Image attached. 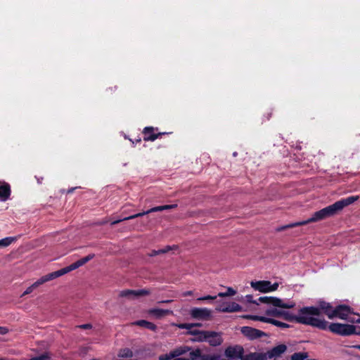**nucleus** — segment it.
<instances>
[{
    "label": "nucleus",
    "instance_id": "7c9ffc66",
    "mask_svg": "<svg viewBox=\"0 0 360 360\" xmlns=\"http://www.w3.org/2000/svg\"><path fill=\"white\" fill-rule=\"evenodd\" d=\"M320 307L324 311V312L326 315H327L328 311H333V309H332V307L330 306V304L329 303H326V302H323L321 303Z\"/></svg>",
    "mask_w": 360,
    "mask_h": 360
},
{
    "label": "nucleus",
    "instance_id": "4be33fe9",
    "mask_svg": "<svg viewBox=\"0 0 360 360\" xmlns=\"http://www.w3.org/2000/svg\"><path fill=\"white\" fill-rule=\"evenodd\" d=\"M117 356L121 359H129L133 356V352L129 348H123L118 352Z\"/></svg>",
    "mask_w": 360,
    "mask_h": 360
},
{
    "label": "nucleus",
    "instance_id": "cd10ccee",
    "mask_svg": "<svg viewBox=\"0 0 360 360\" xmlns=\"http://www.w3.org/2000/svg\"><path fill=\"white\" fill-rule=\"evenodd\" d=\"M246 317L248 319H250L252 320H254V321H259L264 322V323H267L268 318H269V317L263 316H252V315L247 316Z\"/></svg>",
    "mask_w": 360,
    "mask_h": 360
},
{
    "label": "nucleus",
    "instance_id": "f704fd0d",
    "mask_svg": "<svg viewBox=\"0 0 360 360\" xmlns=\"http://www.w3.org/2000/svg\"><path fill=\"white\" fill-rule=\"evenodd\" d=\"M217 298V296H211V295H206L204 297H201L198 298V301H203V300H214Z\"/></svg>",
    "mask_w": 360,
    "mask_h": 360
},
{
    "label": "nucleus",
    "instance_id": "a878e982",
    "mask_svg": "<svg viewBox=\"0 0 360 360\" xmlns=\"http://www.w3.org/2000/svg\"><path fill=\"white\" fill-rule=\"evenodd\" d=\"M307 356V352H297L292 355L291 360H304Z\"/></svg>",
    "mask_w": 360,
    "mask_h": 360
},
{
    "label": "nucleus",
    "instance_id": "3c124183",
    "mask_svg": "<svg viewBox=\"0 0 360 360\" xmlns=\"http://www.w3.org/2000/svg\"><path fill=\"white\" fill-rule=\"evenodd\" d=\"M0 360H6V359H0Z\"/></svg>",
    "mask_w": 360,
    "mask_h": 360
},
{
    "label": "nucleus",
    "instance_id": "20e7f679",
    "mask_svg": "<svg viewBox=\"0 0 360 360\" xmlns=\"http://www.w3.org/2000/svg\"><path fill=\"white\" fill-rule=\"evenodd\" d=\"M352 311L350 307L346 305H339L333 311H328L327 316L330 319L338 317L340 319L347 320L351 323H360V319L352 317Z\"/></svg>",
    "mask_w": 360,
    "mask_h": 360
},
{
    "label": "nucleus",
    "instance_id": "2f4dec72",
    "mask_svg": "<svg viewBox=\"0 0 360 360\" xmlns=\"http://www.w3.org/2000/svg\"><path fill=\"white\" fill-rule=\"evenodd\" d=\"M49 358V356L47 353L42 354L40 356H35L34 358H32L30 360H46Z\"/></svg>",
    "mask_w": 360,
    "mask_h": 360
},
{
    "label": "nucleus",
    "instance_id": "9d476101",
    "mask_svg": "<svg viewBox=\"0 0 360 360\" xmlns=\"http://www.w3.org/2000/svg\"><path fill=\"white\" fill-rule=\"evenodd\" d=\"M244 350L243 347L240 345L228 347L224 352L225 356L230 359H242Z\"/></svg>",
    "mask_w": 360,
    "mask_h": 360
},
{
    "label": "nucleus",
    "instance_id": "c9c22d12",
    "mask_svg": "<svg viewBox=\"0 0 360 360\" xmlns=\"http://www.w3.org/2000/svg\"><path fill=\"white\" fill-rule=\"evenodd\" d=\"M34 289H35L34 287H32V285H31L30 286H29L25 290V292L22 293V295H21V297H23L26 295H28L30 293H31Z\"/></svg>",
    "mask_w": 360,
    "mask_h": 360
},
{
    "label": "nucleus",
    "instance_id": "aec40b11",
    "mask_svg": "<svg viewBox=\"0 0 360 360\" xmlns=\"http://www.w3.org/2000/svg\"><path fill=\"white\" fill-rule=\"evenodd\" d=\"M152 131H153L152 127H146L144 129L143 132L145 134V137H144L145 141H153L155 139H157L159 136H160L162 134H152Z\"/></svg>",
    "mask_w": 360,
    "mask_h": 360
},
{
    "label": "nucleus",
    "instance_id": "a19ab883",
    "mask_svg": "<svg viewBox=\"0 0 360 360\" xmlns=\"http://www.w3.org/2000/svg\"><path fill=\"white\" fill-rule=\"evenodd\" d=\"M172 248H173L171 246H167L165 248L160 249V252L162 254H165V253L169 252V250H171Z\"/></svg>",
    "mask_w": 360,
    "mask_h": 360
},
{
    "label": "nucleus",
    "instance_id": "603ef678",
    "mask_svg": "<svg viewBox=\"0 0 360 360\" xmlns=\"http://www.w3.org/2000/svg\"><path fill=\"white\" fill-rule=\"evenodd\" d=\"M248 360H253V359H248Z\"/></svg>",
    "mask_w": 360,
    "mask_h": 360
},
{
    "label": "nucleus",
    "instance_id": "4c0bfd02",
    "mask_svg": "<svg viewBox=\"0 0 360 360\" xmlns=\"http://www.w3.org/2000/svg\"><path fill=\"white\" fill-rule=\"evenodd\" d=\"M210 360H227V359L221 357L219 355H213V356H210Z\"/></svg>",
    "mask_w": 360,
    "mask_h": 360
},
{
    "label": "nucleus",
    "instance_id": "2eb2a0df",
    "mask_svg": "<svg viewBox=\"0 0 360 360\" xmlns=\"http://www.w3.org/2000/svg\"><path fill=\"white\" fill-rule=\"evenodd\" d=\"M287 349V347L285 345H279L273 347L271 349L267 351V357L269 359H276L283 354Z\"/></svg>",
    "mask_w": 360,
    "mask_h": 360
},
{
    "label": "nucleus",
    "instance_id": "72a5a7b5",
    "mask_svg": "<svg viewBox=\"0 0 360 360\" xmlns=\"http://www.w3.org/2000/svg\"><path fill=\"white\" fill-rule=\"evenodd\" d=\"M172 358L174 357L172 356V352H170L169 354L160 355L159 356V360H170Z\"/></svg>",
    "mask_w": 360,
    "mask_h": 360
},
{
    "label": "nucleus",
    "instance_id": "1a4fd4ad",
    "mask_svg": "<svg viewBox=\"0 0 360 360\" xmlns=\"http://www.w3.org/2000/svg\"><path fill=\"white\" fill-rule=\"evenodd\" d=\"M150 291L147 289L141 290H123L120 292L119 296L121 297H126L129 300H134L141 296L148 295Z\"/></svg>",
    "mask_w": 360,
    "mask_h": 360
},
{
    "label": "nucleus",
    "instance_id": "4468645a",
    "mask_svg": "<svg viewBox=\"0 0 360 360\" xmlns=\"http://www.w3.org/2000/svg\"><path fill=\"white\" fill-rule=\"evenodd\" d=\"M241 332L250 339H256L264 335L261 330L248 326L242 327Z\"/></svg>",
    "mask_w": 360,
    "mask_h": 360
},
{
    "label": "nucleus",
    "instance_id": "f8f14e48",
    "mask_svg": "<svg viewBox=\"0 0 360 360\" xmlns=\"http://www.w3.org/2000/svg\"><path fill=\"white\" fill-rule=\"evenodd\" d=\"M216 310L224 313H233L236 311H241L242 307L234 302L229 303L224 302L217 307Z\"/></svg>",
    "mask_w": 360,
    "mask_h": 360
},
{
    "label": "nucleus",
    "instance_id": "a211bd4d",
    "mask_svg": "<svg viewBox=\"0 0 360 360\" xmlns=\"http://www.w3.org/2000/svg\"><path fill=\"white\" fill-rule=\"evenodd\" d=\"M267 352L265 353H250L245 356L242 360H267Z\"/></svg>",
    "mask_w": 360,
    "mask_h": 360
},
{
    "label": "nucleus",
    "instance_id": "37998d69",
    "mask_svg": "<svg viewBox=\"0 0 360 360\" xmlns=\"http://www.w3.org/2000/svg\"><path fill=\"white\" fill-rule=\"evenodd\" d=\"M75 264H76L77 268H79L84 265L81 259L75 262Z\"/></svg>",
    "mask_w": 360,
    "mask_h": 360
},
{
    "label": "nucleus",
    "instance_id": "ddd939ff",
    "mask_svg": "<svg viewBox=\"0 0 360 360\" xmlns=\"http://www.w3.org/2000/svg\"><path fill=\"white\" fill-rule=\"evenodd\" d=\"M147 314L153 319H161L167 315L173 314V311L169 309H162L159 308H151L147 310Z\"/></svg>",
    "mask_w": 360,
    "mask_h": 360
},
{
    "label": "nucleus",
    "instance_id": "49530a36",
    "mask_svg": "<svg viewBox=\"0 0 360 360\" xmlns=\"http://www.w3.org/2000/svg\"><path fill=\"white\" fill-rule=\"evenodd\" d=\"M173 360H190L188 359H185V358H175Z\"/></svg>",
    "mask_w": 360,
    "mask_h": 360
},
{
    "label": "nucleus",
    "instance_id": "9b49d317",
    "mask_svg": "<svg viewBox=\"0 0 360 360\" xmlns=\"http://www.w3.org/2000/svg\"><path fill=\"white\" fill-rule=\"evenodd\" d=\"M190 314L194 319L207 320L211 317L212 311L207 308L195 307L191 309Z\"/></svg>",
    "mask_w": 360,
    "mask_h": 360
},
{
    "label": "nucleus",
    "instance_id": "f257e3e1",
    "mask_svg": "<svg viewBox=\"0 0 360 360\" xmlns=\"http://www.w3.org/2000/svg\"><path fill=\"white\" fill-rule=\"evenodd\" d=\"M358 199L359 196H349L348 198L342 199L335 202L333 205H330L314 212L312 216L307 220L291 223L288 225L278 227L276 229V230L278 231H281L286 229L294 228L298 226H303L309 223L316 222L325 219L328 217L335 215L339 212L342 210L345 207L354 203Z\"/></svg>",
    "mask_w": 360,
    "mask_h": 360
},
{
    "label": "nucleus",
    "instance_id": "c03bdc74",
    "mask_svg": "<svg viewBox=\"0 0 360 360\" xmlns=\"http://www.w3.org/2000/svg\"><path fill=\"white\" fill-rule=\"evenodd\" d=\"M193 294V291L188 290V291L184 292L182 295L183 296H190V295H192Z\"/></svg>",
    "mask_w": 360,
    "mask_h": 360
},
{
    "label": "nucleus",
    "instance_id": "09e8293b",
    "mask_svg": "<svg viewBox=\"0 0 360 360\" xmlns=\"http://www.w3.org/2000/svg\"><path fill=\"white\" fill-rule=\"evenodd\" d=\"M233 156H236V155H237V153H236V152H234V153H233Z\"/></svg>",
    "mask_w": 360,
    "mask_h": 360
},
{
    "label": "nucleus",
    "instance_id": "423d86ee",
    "mask_svg": "<svg viewBox=\"0 0 360 360\" xmlns=\"http://www.w3.org/2000/svg\"><path fill=\"white\" fill-rule=\"evenodd\" d=\"M176 207H177L176 204L154 207H153V208H151V209H150V210H148L147 211H145V212H139V213H137L136 214L131 215L129 217H124L122 219H120L113 221H112L111 224L112 225H115V224H118V223H120V222H121L122 221L133 219H135L136 217H143V216H144L146 214H148L149 213H151V212H159V211H163V210L174 209V208H176Z\"/></svg>",
    "mask_w": 360,
    "mask_h": 360
},
{
    "label": "nucleus",
    "instance_id": "5701e85b",
    "mask_svg": "<svg viewBox=\"0 0 360 360\" xmlns=\"http://www.w3.org/2000/svg\"><path fill=\"white\" fill-rule=\"evenodd\" d=\"M189 349H190L188 347H178V348L171 351L172 356H173L174 358H176L177 356L186 353Z\"/></svg>",
    "mask_w": 360,
    "mask_h": 360
},
{
    "label": "nucleus",
    "instance_id": "dca6fc26",
    "mask_svg": "<svg viewBox=\"0 0 360 360\" xmlns=\"http://www.w3.org/2000/svg\"><path fill=\"white\" fill-rule=\"evenodd\" d=\"M11 188L8 184L0 181V200L6 201L10 196Z\"/></svg>",
    "mask_w": 360,
    "mask_h": 360
},
{
    "label": "nucleus",
    "instance_id": "0eeeda50",
    "mask_svg": "<svg viewBox=\"0 0 360 360\" xmlns=\"http://www.w3.org/2000/svg\"><path fill=\"white\" fill-rule=\"evenodd\" d=\"M250 285L255 290L266 293L276 290L279 286L278 283H271L269 281H252Z\"/></svg>",
    "mask_w": 360,
    "mask_h": 360
},
{
    "label": "nucleus",
    "instance_id": "58836bf2",
    "mask_svg": "<svg viewBox=\"0 0 360 360\" xmlns=\"http://www.w3.org/2000/svg\"><path fill=\"white\" fill-rule=\"evenodd\" d=\"M78 328H82V329H91L92 328L91 324L86 323V324H82L77 326Z\"/></svg>",
    "mask_w": 360,
    "mask_h": 360
},
{
    "label": "nucleus",
    "instance_id": "412c9836",
    "mask_svg": "<svg viewBox=\"0 0 360 360\" xmlns=\"http://www.w3.org/2000/svg\"><path fill=\"white\" fill-rule=\"evenodd\" d=\"M77 266H76V264L74 263H72V264H70V266H66L65 268H63L58 271H56V273L57 274V276L58 277H60L65 274H68L73 270H75L77 269Z\"/></svg>",
    "mask_w": 360,
    "mask_h": 360
},
{
    "label": "nucleus",
    "instance_id": "f3484780",
    "mask_svg": "<svg viewBox=\"0 0 360 360\" xmlns=\"http://www.w3.org/2000/svg\"><path fill=\"white\" fill-rule=\"evenodd\" d=\"M56 278H58V276H57L56 271L48 274L45 276H43L39 279H38L37 281H35L32 284V287H34L35 288H37V287L44 284V283L48 282L49 281H52Z\"/></svg>",
    "mask_w": 360,
    "mask_h": 360
},
{
    "label": "nucleus",
    "instance_id": "b1692460",
    "mask_svg": "<svg viewBox=\"0 0 360 360\" xmlns=\"http://www.w3.org/2000/svg\"><path fill=\"white\" fill-rule=\"evenodd\" d=\"M17 240L16 237H6L0 240V247L6 248Z\"/></svg>",
    "mask_w": 360,
    "mask_h": 360
},
{
    "label": "nucleus",
    "instance_id": "473e14b6",
    "mask_svg": "<svg viewBox=\"0 0 360 360\" xmlns=\"http://www.w3.org/2000/svg\"><path fill=\"white\" fill-rule=\"evenodd\" d=\"M94 257H95L94 254H89L87 256L81 259V260H82L83 264H85L86 262H88L89 261L92 259Z\"/></svg>",
    "mask_w": 360,
    "mask_h": 360
},
{
    "label": "nucleus",
    "instance_id": "bb28decb",
    "mask_svg": "<svg viewBox=\"0 0 360 360\" xmlns=\"http://www.w3.org/2000/svg\"><path fill=\"white\" fill-rule=\"evenodd\" d=\"M267 323H271V324L278 326L280 328H287L288 326V324L283 323L281 321H277V320H276L273 318H270V317L268 318Z\"/></svg>",
    "mask_w": 360,
    "mask_h": 360
},
{
    "label": "nucleus",
    "instance_id": "a18cd8bd",
    "mask_svg": "<svg viewBox=\"0 0 360 360\" xmlns=\"http://www.w3.org/2000/svg\"><path fill=\"white\" fill-rule=\"evenodd\" d=\"M171 302H172V300H167L161 301V302H160V303H169Z\"/></svg>",
    "mask_w": 360,
    "mask_h": 360
},
{
    "label": "nucleus",
    "instance_id": "79ce46f5",
    "mask_svg": "<svg viewBox=\"0 0 360 360\" xmlns=\"http://www.w3.org/2000/svg\"><path fill=\"white\" fill-rule=\"evenodd\" d=\"M8 332V329L6 327H0V335H5Z\"/></svg>",
    "mask_w": 360,
    "mask_h": 360
},
{
    "label": "nucleus",
    "instance_id": "ea45409f",
    "mask_svg": "<svg viewBox=\"0 0 360 360\" xmlns=\"http://www.w3.org/2000/svg\"><path fill=\"white\" fill-rule=\"evenodd\" d=\"M160 254H162L160 252V250H153L151 251V252L148 253V256L150 257H154L155 255H160Z\"/></svg>",
    "mask_w": 360,
    "mask_h": 360
},
{
    "label": "nucleus",
    "instance_id": "6ab92c4d",
    "mask_svg": "<svg viewBox=\"0 0 360 360\" xmlns=\"http://www.w3.org/2000/svg\"><path fill=\"white\" fill-rule=\"evenodd\" d=\"M133 324L136 325V326L146 328L152 331H155L157 330L156 325H155L154 323H153L150 321H146V320L136 321L134 322Z\"/></svg>",
    "mask_w": 360,
    "mask_h": 360
},
{
    "label": "nucleus",
    "instance_id": "e433bc0d",
    "mask_svg": "<svg viewBox=\"0 0 360 360\" xmlns=\"http://www.w3.org/2000/svg\"><path fill=\"white\" fill-rule=\"evenodd\" d=\"M246 300L250 303H253L258 304L257 301L253 300V296L251 295H248L245 296Z\"/></svg>",
    "mask_w": 360,
    "mask_h": 360
},
{
    "label": "nucleus",
    "instance_id": "c85d7f7f",
    "mask_svg": "<svg viewBox=\"0 0 360 360\" xmlns=\"http://www.w3.org/2000/svg\"><path fill=\"white\" fill-rule=\"evenodd\" d=\"M201 326V324H200V323H196V324L182 323V324L179 325V328H183V329L191 330L193 326Z\"/></svg>",
    "mask_w": 360,
    "mask_h": 360
},
{
    "label": "nucleus",
    "instance_id": "c756f323",
    "mask_svg": "<svg viewBox=\"0 0 360 360\" xmlns=\"http://www.w3.org/2000/svg\"><path fill=\"white\" fill-rule=\"evenodd\" d=\"M201 355V351L200 349H195L190 352V358L191 360H196Z\"/></svg>",
    "mask_w": 360,
    "mask_h": 360
},
{
    "label": "nucleus",
    "instance_id": "f03ea898",
    "mask_svg": "<svg viewBox=\"0 0 360 360\" xmlns=\"http://www.w3.org/2000/svg\"><path fill=\"white\" fill-rule=\"evenodd\" d=\"M259 301L273 305L266 311V317H278L285 320H293V316L285 309L292 308L295 304L292 301H285L274 297H260Z\"/></svg>",
    "mask_w": 360,
    "mask_h": 360
},
{
    "label": "nucleus",
    "instance_id": "39448f33",
    "mask_svg": "<svg viewBox=\"0 0 360 360\" xmlns=\"http://www.w3.org/2000/svg\"><path fill=\"white\" fill-rule=\"evenodd\" d=\"M191 333L197 335L198 341H207L210 345L217 346L221 345V338L219 334L214 332L191 330Z\"/></svg>",
    "mask_w": 360,
    "mask_h": 360
},
{
    "label": "nucleus",
    "instance_id": "8fccbe9b",
    "mask_svg": "<svg viewBox=\"0 0 360 360\" xmlns=\"http://www.w3.org/2000/svg\"><path fill=\"white\" fill-rule=\"evenodd\" d=\"M91 360H98V359H91Z\"/></svg>",
    "mask_w": 360,
    "mask_h": 360
},
{
    "label": "nucleus",
    "instance_id": "7ed1b4c3",
    "mask_svg": "<svg viewBox=\"0 0 360 360\" xmlns=\"http://www.w3.org/2000/svg\"><path fill=\"white\" fill-rule=\"evenodd\" d=\"M320 309L314 307H304L299 311L297 316H294L297 322L317 327L326 330L328 327V322L319 317Z\"/></svg>",
    "mask_w": 360,
    "mask_h": 360
},
{
    "label": "nucleus",
    "instance_id": "6e6552de",
    "mask_svg": "<svg viewBox=\"0 0 360 360\" xmlns=\"http://www.w3.org/2000/svg\"><path fill=\"white\" fill-rule=\"evenodd\" d=\"M334 333L341 335H349L355 333V327L352 325L342 323H330L327 328Z\"/></svg>",
    "mask_w": 360,
    "mask_h": 360
},
{
    "label": "nucleus",
    "instance_id": "393cba45",
    "mask_svg": "<svg viewBox=\"0 0 360 360\" xmlns=\"http://www.w3.org/2000/svg\"><path fill=\"white\" fill-rule=\"evenodd\" d=\"M236 294V291L234 289H233L231 287H228L226 292L218 293V297H229V296H233Z\"/></svg>",
    "mask_w": 360,
    "mask_h": 360
},
{
    "label": "nucleus",
    "instance_id": "de8ad7c7",
    "mask_svg": "<svg viewBox=\"0 0 360 360\" xmlns=\"http://www.w3.org/2000/svg\"><path fill=\"white\" fill-rule=\"evenodd\" d=\"M74 189H75V188H71L70 190H69V191H68V193H71V192H72Z\"/></svg>",
    "mask_w": 360,
    "mask_h": 360
}]
</instances>
